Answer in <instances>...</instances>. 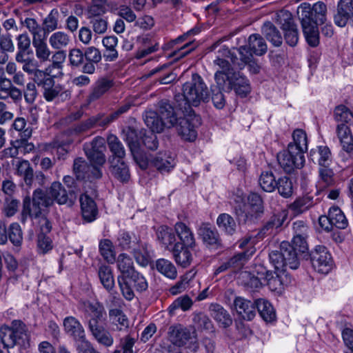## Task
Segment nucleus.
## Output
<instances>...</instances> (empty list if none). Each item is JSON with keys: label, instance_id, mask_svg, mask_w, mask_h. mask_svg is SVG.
Instances as JSON below:
<instances>
[{"label": "nucleus", "instance_id": "6e6d98bb", "mask_svg": "<svg viewBox=\"0 0 353 353\" xmlns=\"http://www.w3.org/2000/svg\"><path fill=\"white\" fill-rule=\"evenodd\" d=\"M282 275L270 270H265V276L263 277L265 283L272 291H281L283 289Z\"/></svg>", "mask_w": 353, "mask_h": 353}, {"label": "nucleus", "instance_id": "f257e3e1", "mask_svg": "<svg viewBox=\"0 0 353 353\" xmlns=\"http://www.w3.org/2000/svg\"><path fill=\"white\" fill-rule=\"evenodd\" d=\"M209 99L208 87L196 73L192 75L190 81L183 85V93L175 95L176 108L182 112H192L191 106H199Z\"/></svg>", "mask_w": 353, "mask_h": 353}, {"label": "nucleus", "instance_id": "13d9d810", "mask_svg": "<svg viewBox=\"0 0 353 353\" xmlns=\"http://www.w3.org/2000/svg\"><path fill=\"white\" fill-rule=\"evenodd\" d=\"M277 181L272 172H263L259 179L261 188L265 192H272L276 189Z\"/></svg>", "mask_w": 353, "mask_h": 353}, {"label": "nucleus", "instance_id": "0e129e2a", "mask_svg": "<svg viewBox=\"0 0 353 353\" xmlns=\"http://www.w3.org/2000/svg\"><path fill=\"white\" fill-rule=\"evenodd\" d=\"M123 139L127 143L130 151L140 147L138 132L132 127H127L123 130Z\"/></svg>", "mask_w": 353, "mask_h": 353}, {"label": "nucleus", "instance_id": "c03bdc74", "mask_svg": "<svg viewBox=\"0 0 353 353\" xmlns=\"http://www.w3.org/2000/svg\"><path fill=\"white\" fill-rule=\"evenodd\" d=\"M98 275L103 286L108 290H112L114 287V280L112 269L106 265H101L98 270Z\"/></svg>", "mask_w": 353, "mask_h": 353}, {"label": "nucleus", "instance_id": "3c124183", "mask_svg": "<svg viewBox=\"0 0 353 353\" xmlns=\"http://www.w3.org/2000/svg\"><path fill=\"white\" fill-rule=\"evenodd\" d=\"M334 174L330 165L319 167V185L320 188H327L334 183Z\"/></svg>", "mask_w": 353, "mask_h": 353}, {"label": "nucleus", "instance_id": "ea45409f", "mask_svg": "<svg viewBox=\"0 0 353 353\" xmlns=\"http://www.w3.org/2000/svg\"><path fill=\"white\" fill-rule=\"evenodd\" d=\"M216 224L219 229L228 235H233L236 231V223L234 218L226 213L219 215Z\"/></svg>", "mask_w": 353, "mask_h": 353}, {"label": "nucleus", "instance_id": "a18cd8bd", "mask_svg": "<svg viewBox=\"0 0 353 353\" xmlns=\"http://www.w3.org/2000/svg\"><path fill=\"white\" fill-rule=\"evenodd\" d=\"M313 205L312 197H299L289 205V209L294 215H298L309 210Z\"/></svg>", "mask_w": 353, "mask_h": 353}, {"label": "nucleus", "instance_id": "2eb2a0df", "mask_svg": "<svg viewBox=\"0 0 353 353\" xmlns=\"http://www.w3.org/2000/svg\"><path fill=\"white\" fill-rule=\"evenodd\" d=\"M334 21L335 24L339 27H345L349 23L353 25V0H340L339 1Z\"/></svg>", "mask_w": 353, "mask_h": 353}, {"label": "nucleus", "instance_id": "0eeeda50", "mask_svg": "<svg viewBox=\"0 0 353 353\" xmlns=\"http://www.w3.org/2000/svg\"><path fill=\"white\" fill-rule=\"evenodd\" d=\"M237 58L230 52L228 47L223 46L218 51V55L214 60V65L219 68L214 74V79L218 85L220 83H223L224 80L235 71L231 63L233 65H236L235 60Z\"/></svg>", "mask_w": 353, "mask_h": 353}, {"label": "nucleus", "instance_id": "58836bf2", "mask_svg": "<svg viewBox=\"0 0 353 353\" xmlns=\"http://www.w3.org/2000/svg\"><path fill=\"white\" fill-rule=\"evenodd\" d=\"M118 39L115 36L105 37L102 40V43L105 48L103 57L106 61H114L118 58V52L116 50Z\"/></svg>", "mask_w": 353, "mask_h": 353}, {"label": "nucleus", "instance_id": "412c9836", "mask_svg": "<svg viewBox=\"0 0 353 353\" xmlns=\"http://www.w3.org/2000/svg\"><path fill=\"white\" fill-rule=\"evenodd\" d=\"M52 197L49 194L48 190L46 191L41 188H37L34 190L32 194V208L34 210V214L39 213L41 215V211L44 208H49L52 205Z\"/></svg>", "mask_w": 353, "mask_h": 353}, {"label": "nucleus", "instance_id": "09e8293b", "mask_svg": "<svg viewBox=\"0 0 353 353\" xmlns=\"http://www.w3.org/2000/svg\"><path fill=\"white\" fill-rule=\"evenodd\" d=\"M334 118L338 124L353 123V113L344 105H339L334 108Z\"/></svg>", "mask_w": 353, "mask_h": 353}, {"label": "nucleus", "instance_id": "473e14b6", "mask_svg": "<svg viewBox=\"0 0 353 353\" xmlns=\"http://www.w3.org/2000/svg\"><path fill=\"white\" fill-rule=\"evenodd\" d=\"M88 330L99 344L105 347H110L113 344V337L103 324L88 327Z\"/></svg>", "mask_w": 353, "mask_h": 353}, {"label": "nucleus", "instance_id": "e433bc0d", "mask_svg": "<svg viewBox=\"0 0 353 353\" xmlns=\"http://www.w3.org/2000/svg\"><path fill=\"white\" fill-rule=\"evenodd\" d=\"M256 311L266 322H272L276 319V314L272 304L265 299L255 300Z\"/></svg>", "mask_w": 353, "mask_h": 353}, {"label": "nucleus", "instance_id": "393cba45", "mask_svg": "<svg viewBox=\"0 0 353 353\" xmlns=\"http://www.w3.org/2000/svg\"><path fill=\"white\" fill-rule=\"evenodd\" d=\"M113 81L110 79L105 77L99 79L95 82L90 93L88 96V102L90 103L100 99L113 86Z\"/></svg>", "mask_w": 353, "mask_h": 353}, {"label": "nucleus", "instance_id": "603ef678", "mask_svg": "<svg viewBox=\"0 0 353 353\" xmlns=\"http://www.w3.org/2000/svg\"><path fill=\"white\" fill-rule=\"evenodd\" d=\"M117 263V268L121 272V274L118 276H125L126 274L135 271L132 259L125 253L120 254L118 256Z\"/></svg>", "mask_w": 353, "mask_h": 353}, {"label": "nucleus", "instance_id": "2f4dec72", "mask_svg": "<svg viewBox=\"0 0 353 353\" xmlns=\"http://www.w3.org/2000/svg\"><path fill=\"white\" fill-rule=\"evenodd\" d=\"M209 310L212 316L223 327H228L232 323V319L226 310L217 303H212Z\"/></svg>", "mask_w": 353, "mask_h": 353}, {"label": "nucleus", "instance_id": "4be33fe9", "mask_svg": "<svg viewBox=\"0 0 353 353\" xmlns=\"http://www.w3.org/2000/svg\"><path fill=\"white\" fill-rule=\"evenodd\" d=\"M190 247L181 243H175L170 251L176 263L183 268L189 266L192 261V255L190 251Z\"/></svg>", "mask_w": 353, "mask_h": 353}, {"label": "nucleus", "instance_id": "4c0bfd02", "mask_svg": "<svg viewBox=\"0 0 353 353\" xmlns=\"http://www.w3.org/2000/svg\"><path fill=\"white\" fill-rule=\"evenodd\" d=\"M16 174L21 176L28 186H31L34 181V171L27 160L18 161L16 164Z\"/></svg>", "mask_w": 353, "mask_h": 353}, {"label": "nucleus", "instance_id": "338daca9", "mask_svg": "<svg viewBox=\"0 0 353 353\" xmlns=\"http://www.w3.org/2000/svg\"><path fill=\"white\" fill-rule=\"evenodd\" d=\"M279 193L284 198H289L293 193L292 181L288 176H283L278 179L276 186Z\"/></svg>", "mask_w": 353, "mask_h": 353}, {"label": "nucleus", "instance_id": "423d86ee", "mask_svg": "<svg viewBox=\"0 0 353 353\" xmlns=\"http://www.w3.org/2000/svg\"><path fill=\"white\" fill-rule=\"evenodd\" d=\"M327 6L322 1L311 6L308 3H301L297 9V14L301 23L314 25L323 24L326 20Z\"/></svg>", "mask_w": 353, "mask_h": 353}, {"label": "nucleus", "instance_id": "f03ea898", "mask_svg": "<svg viewBox=\"0 0 353 353\" xmlns=\"http://www.w3.org/2000/svg\"><path fill=\"white\" fill-rule=\"evenodd\" d=\"M50 72L49 68H46L41 70L34 77H32L34 84L41 89L45 100L52 102L56 99H60L62 101L70 99V90L65 89L61 84L56 83L55 77Z\"/></svg>", "mask_w": 353, "mask_h": 353}, {"label": "nucleus", "instance_id": "4d7b16f0", "mask_svg": "<svg viewBox=\"0 0 353 353\" xmlns=\"http://www.w3.org/2000/svg\"><path fill=\"white\" fill-rule=\"evenodd\" d=\"M99 248L100 254L107 262L113 263L115 261V252L110 240L107 239L101 240Z\"/></svg>", "mask_w": 353, "mask_h": 353}, {"label": "nucleus", "instance_id": "9d476101", "mask_svg": "<svg viewBox=\"0 0 353 353\" xmlns=\"http://www.w3.org/2000/svg\"><path fill=\"white\" fill-rule=\"evenodd\" d=\"M26 325L21 321L14 320L11 326L3 325L0 328V342L3 348H10L16 345L18 341L26 335Z\"/></svg>", "mask_w": 353, "mask_h": 353}, {"label": "nucleus", "instance_id": "aec40b11", "mask_svg": "<svg viewBox=\"0 0 353 353\" xmlns=\"http://www.w3.org/2000/svg\"><path fill=\"white\" fill-rule=\"evenodd\" d=\"M79 201L83 220L88 223L94 221L98 214V208L94 199L87 194H83Z\"/></svg>", "mask_w": 353, "mask_h": 353}, {"label": "nucleus", "instance_id": "5701e85b", "mask_svg": "<svg viewBox=\"0 0 353 353\" xmlns=\"http://www.w3.org/2000/svg\"><path fill=\"white\" fill-rule=\"evenodd\" d=\"M174 231L179 239L177 243L184 244V245L190 247L193 249L196 246V239L194 234L191 228L185 223L178 221L174 225Z\"/></svg>", "mask_w": 353, "mask_h": 353}, {"label": "nucleus", "instance_id": "9b49d317", "mask_svg": "<svg viewBox=\"0 0 353 353\" xmlns=\"http://www.w3.org/2000/svg\"><path fill=\"white\" fill-rule=\"evenodd\" d=\"M184 117L178 119L176 126L179 134L185 140L194 141L197 136L196 128L201 125V117L194 112H183Z\"/></svg>", "mask_w": 353, "mask_h": 353}, {"label": "nucleus", "instance_id": "f3484780", "mask_svg": "<svg viewBox=\"0 0 353 353\" xmlns=\"http://www.w3.org/2000/svg\"><path fill=\"white\" fill-rule=\"evenodd\" d=\"M234 307L237 314L244 320L251 321L256 315L255 301L236 296L234 300Z\"/></svg>", "mask_w": 353, "mask_h": 353}, {"label": "nucleus", "instance_id": "37998d69", "mask_svg": "<svg viewBox=\"0 0 353 353\" xmlns=\"http://www.w3.org/2000/svg\"><path fill=\"white\" fill-rule=\"evenodd\" d=\"M109 317L119 331H125L129 326V321L122 310L115 308L109 311Z\"/></svg>", "mask_w": 353, "mask_h": 353}, {"label": "nucleus", "instance_id": "69168bd1", "mask_svg": "<svg viewBox=\"0 0 353 353\" xmlns=\"http://www.w3.org/2000/svg\"><path fill=\"white\" fill-rule=\"evenodd\" d=\"M350 124H338L336 128V133L340 142L343 144V147L347 150L351 146L352 141V136L349 128Z\"/></svg>", "mask_w": 353, "mask_h": 353}, {"label": "nucleus", "instance_id": "bb28decb", "mask_svg": "<svg viewBox=\"0 0 353 353\" xmlns=\"http://www.w3.org/2000/svg\"><path fill=\"white\" fill-rule=\"evenodd\" d=\"M248 53H252L257 55L262 56L265 54L268 50V46L263 38L259 34H251L248 40V45L245 46Z\"/></svg>", "mask_w": 353, "mask_h": 353}, {"label": "nucleus", "instance_id": "a19ab883", "mask_svg": "<svg viewBox=\"0 0 353 353\" xmlns=\"http://www.w3.org/2000/svg\"><path fill=\"white\" fill-rule=\"evenodd\" d=\"M303 32L307 43L312 47H316L319 43V25L301 23Z\"/></svg>", "mask_w": 353, "mask_h": 353}, {"label": "nucleus", "instance_id": "c9c22d12", "mask_svg": "<svg viewBox=\"0 0 353 353\" xmlns=\"http://www.w3.org/2000/svg\"><path fill=\"white\" fill-rule=\"evenodd\" d=\"M48 37L42 35L41 37L32 40V45L35 49L36 57L41 62H46L50 61L51 51L46 43Z\"/></svg>", "mask_w": 353, "mask_h": 353}, {"label": "nucleus", "instance_id": "72a5a7b5", "mask_svg": "<svg viewBox=\"0 0 353 353\" xmlns=\"http://www.w3.org/2000/svg\"><path fill=\"white\" fill-rule=\"evenodd\" d=\"M144 121L152 132L161 133L167 128V125L158 113L152 110L145 112Z\"/></svg>", "mask_w": 353, "mask_h": 353}, {"label": "nucleus", "instance_id": "c85d7f7f", "mask_svg": "<svg viewBox=\"0 0 353 353\" xmlns=\"http://www.w3.org/2000/svg\"><path fill=\"white\" fill-rule=\"evenodd\" d=\"M194 332L181 326H171L169 329V336L173 343L179 347L183 346L192 339Z\"/></svg>", "mask_w": 353, "mask_h": 353}, {"label": "nucleus", "instance_id": "f8f14e48", "mask_svg": "<svg viewBox=\"0 0 353 353\" xmlns=\"http://www.w3.org/2000/svg\"><path fill=\"white\" fill-rule=\"evenodd\" d=\"M311 261L314 268L322 274H327L332 267L331 255L323 245H318L312 251Z\"/></svg>", "mask_w": 353, "mask_h": 353}, {"label": "nucleus", "instance_id": "4468645a", "mask_svg": "<svg viewBox=\"0 0 353 353\" xmlns=\"http://www.w3.org/2000/svg\"><path fill=\"white\" fill-rule=\"evenodd\" d=\"M83 312L88 319V327L103 324L106 312L104 307L99 302H83Z\"/></svg>", "mask_w": 353, "mask_h": 353}, {"label": "nucleus", "instance_id": "5fc2aeb1", "mask_svg": "<svg viewBox=\"0 0 353 353\" xmlns=\"http://www.w3.org/2000/svg\"><path fill=\"white\" fill-rule=\"evenodd\" d=\"M132 250L133 256L139 265L145 267L150 263V255L146 244L140 243Z\"/></svg>", "mask_w": 353, "mask_h": 353}, {"label": "nucleus", "instance_id": "ddd939ff", "mask_svg": "<svg viewBox=\"0 0 353 353\" xmlns=\"http://www.w3.org/2000/svg\"><path fill=\"white\" fill-rule=\"evenodd\" d=\"M198 235L203 244L210 249L222 248V241L217 230L210 223H202L198 228Z\"/></svg>", "mask_w": 353, "mask_h": 353}, {"label": "nucleus", "instance_id": "79ce46f5", "mask_svg": "<svg viewBox=\"0 0 353 353\" xmlns=\"http://www.w3.org/2000/svg\"><path fill=\"white\" fill-rule=\"evenodd\" d=\"M107 141L112 156L118 160H123L125 157V150L119 138L114 134H110L108 137Z\"/></svg>", "mask_w": 353, "mask_h": 353}, {"label": "nucleus", "instance_id": "680f3d73", "mask_svg": "<svg viewBox=\"0 0 353 353\" xmlns=\"http://www.w3.org/2000/svg\"><path fill=\"white\" fill-rule=\"evenodd\" d=\"M21 24L23 25L32 34V40L42 37L43 27L34 18L27 17L23 21H21Z\"/></svg>", "mask_w": 353, "mask_h": 353}, {"label": "nucleus", "instance_id": "e2e57ef3", "mask_svg": "<svg viewBox=\"0 0 353 353\" xmlns=\"http://www.w3.org/2000/svg\"><path fill=\"white\" fill-rule=\"evenodd\" d=\"M293 142L288 145H292L303 153L307 150V139L305 132L301 129H296L292 134Z\"/></svg>", "mask_w": 353, "mask_h": 353}, {"label": "nucleus", "instance_id": "6e6552de", "mask_svg": "<svg viewBox=\"0 0 353 353\" xmlns=\"http://www.w3.org/2000/svg\"><path fill=\"white\" fill-rule=\"evenodd\" d=\"M277 160L285 172L291 173L295 169H301L305 164L304 153L292 145L277 154Z\"/></svg>", "mask_w": 353, "mask_h": 353}, {"label": "nucleus", "instance_id": "1a4fd4ad", "mask_svg": "<svg viewBox=\"0 0 353 353\" xmlns=\"http://www.w3.org/2000/svg\"><path fill=\"white\" fill-rule=\"evenodd\" d=\"M223 91L230 92L232 90L241 97H246L251 91L249 80L239 72L234 71L218 85Z\"/></svg>", "mask_w": 353, "mask_h": 353}, {"label": "nucleus", "instance_id": "7c9ffc66", "mask_svg": "<svg viewBox=\"0 0 353 353\" xmlns=\"http://www.w3.org/2000/svg\"><path fill=\"white\" fill-rule=\"evenodd\" d=\"M48 192L52 197V203L57 202L59 205L66 204L70 200L71 193H68L63 185L59 181L53 182L48 188Z\"/></svg>", "mask_w": 353, "mask_h": 353}, {"label": "nucleus", "instance_id": "de8ad7c7", "mask_svg": "<svg viewBox=\"0 0 353 353\" xmlns=\"http://www.w3.org/2000/svg\"><path fill=\"white\" fill-rule=\"evenodd\" d=\"M316 156V161L320 166L330 165L332 164V158L330 148L325 145L319 146L316 151L311 150L310 157Z\"/></svg>", "mask_w": 353, "mask_h": 353}, {"label": "nucleus", "instance_id": "20e7f679", "mask_svg": "<svg viewBox=\"0 0 353 353\" xmlns=\"http://www.w3.org/2000/svg\"><path fill=\"white\" fill-rule=\"evenodd\" d=\"M117 281L123 296L128 301L134 297V290L142 292L148 287L145 278L136 270L125 276H118Z\"/></svg>", "mask_w": 353, "mask_h": 353}, {"label": "nucleus", "instance_id": "864d4df0", "mask_svg": "<svg viewBox=\"0 0 353 353\" xmlns=\"http://www.w3.org/2000/svg\"><path fill=\"white\" fill-rule=\"evenodd\" d=\"M157 270L170 279H174L176 278L177 272L174 264L165 259H158L156 262Z\"/></svg>", "mask_w": 353, "mask_h": 353}, {"label": "nucleus", "instance_id": "6ab92c4d", "mask_svg": "<svg viewBox=\"0 0 353 353\" xmlns=\"http://www.w3.org/2000/svg\"><path fill=\"white\" fill-rule=\"evenodd\" d=\"M84 58L85 65L82 68V73L93 74L97 65L102 59L101 51L94 46L88 47L84 50Z\"/></svg>", "mask_w": 353, "mask_h": 353}, {"label": "nucleus", "instance_id": "dca6fc26", "mask_svg": "<svg viewBox=\"0 0 353 353\" xmlns=\"http://www.w3.org/2000/svg\"><path fill=\"white\" fill-rule=\"evenodd\" d=\"M63 324L65 333L75 342L81 343L87 339L83 326L75 317H65Z\"/></svg>", "mask_w": 353, "mask_h": 353}, {"label": "nucleus", "instance_id": "39448f33", "mask_svg": "<svg viewBox=\"0 0 353 353\" xmlns=\"http://www.w3.org/2000/svg\"><path fill=\"white\" fill-rule=\"evenodd\" d=\"M235 212L240 221H253L261 216L264 212L263 202L260 195L251 193L248 196L247 203L235 208Z\"/></svg>", "mask_w": 353, "mask_h": 353}, {"label": "nucleus", "instance_id": "a878e982", "mask_svg": "<svg viewBox=\"0 0 353 353\" xmlns=\"http://www.w3.org/2000/svg\"><path fill=\"white\" fill-rule=\"evenodd\" d=\"M141 243L140 238L133 232L120 230L117 236L116 245L123 250L133 249Z\"/></svg>", "mask_w": 353, "mask_h": 353}, {"label": "nucleus", "instance_id": "a211bd4d", "mask_svg": "<svg viewBox=\"0 0 353 353\" xmlns=\"http://www.w3.org/2000/svg\"><path fill=\"white\" fill-rule=\"evenodd\" d=\"M150 163L161 173L169 172L176 165L175 157L169 152H161L151 159Z\"/></svg>", "mask_w": 353, "mask_h": 353}, {"label": "nucleus", "instance_id": "c756f323", "mask_svg": "<svg viewBox=\"0 0 353 353\" xmlns=\"http://www.w3.org/2000/svg\"><path fill=\"white\" fill-rule=\"evenodd\" d=\"M262 34L274 47H280L283 37L277 28L270 21H266L261 28Z\"/></svg>", "mask_w": 353, "mask_h": 353}, {"label": "nucleus", "instance_id": "f704fd0d", "mask_svg": "<svg viewBox=\"0 0 353 353\" xmlns=\"http://www.w3.org/2000/svg\"><path fill=\"white\" fill-rule=\"evenodd\" d=\"M59 17L60 13L57 8L51 10L42 21V27L43 29V35L48 37L50 32H52L59 28Z\"/></svg>", "mask_w": 353, "mask_h": 353}, {"label": "nucleus", "instance_id": "052dcab7", "mask_svg": "<svg viewBox=\"0 0 353 353\" xmlns=\"http://www.w3.org/2000/svg\"><path fill=\"white\" fill-rule=\"evenodd\" d=\"M255 249L253 246L248 250L238 253L228 260L232 268L239 269L248 260V259L254 253Z\"/></svg>", "mask_w": 353, "mask_h": 353}, {"label": "nucleus", "instance_id": "774afa93", "mask_svg": "<svg viewBox=\"0 0 353 353\" xmlns=\"http://www.w3.org/2000/svg\"><path fill=\"white\" fill-rule=\"evenodd\" d=\"M193 301L188 295L178 297L169 307V312L174 314L176 309L181 308L183 311H187L192 306Z\"/></svg>", "mask_w": 353, "mask_h": 353}, {"label": "nucleus", "instance_id": "49530a36", "mask_svg": "<svg viewBox=\"0 0 353 353\" xmlns=\"http://www.w3.org/2000/svg\"><path fill=\"white\" fill-rule=\"evenodd\" d=\"M329 219L331 224L338 229H345L348 225L347 220L341 210L333 206L329 210Z\"/></svg>", "mask_w": 353, "mask_h": 353}, {"label": "nucleus", "instance_id": "8fccbe9b", "mask_svg": "<svg viewBox=\"0 0 353 353\" xmlns=\"http://www.w3.org/2000/svg\"><path fill=\"white\" fill-rule=\"evenodd\" d=\"M70 42L69 35L63 32L57 31L52 33L49 38L50 46L55 50H61L66 48Z\"/></svg>", "mask_w": 353, "mask_h": 353}, {"label": "nucleus", "instance_id": "b1692460", "mask_svg": "<svg viewBox=\"0 0 353 353\" xmlns=\"http://www.w3.org/2000/svg\"><path fill=\"white\" fill-rule=\"evenodd\" d=\"M157 112L165 122L167 128H170L176 124L178 118L174 108L168 100H161L159 102L158 112Z\"/></svg>", "mask_w": 353, "mask_h": 353}, {"label": "nucleus", "instance_id": "7ed1b4c3", "mask_svg": "<svg viewBox=\"0 0 353 353\" xmlns=\"http://www.w3.org/2000/svg\"><path fill=\"white\" fill-rule=\"evenodd\" d=\"M269 259L275 270L283 272V274L287 268L296 270L300 265L296 248L288 241H283L279 250L272 251Z\"/></svg>", "mask_w": 353, "mask_h": 353}, {"label": "nucleus", "instance_id": "bf43d9fd", "mask_svg": "<svg viewBox=\"0 0 353 353\" xmlns=\"http://www.w3.org/2000/svg\"><path fill=\"white\" fill-rule=\"evenodd\" d=\"M88 164L83 158H77L74 161L73 171L78 180H87L89 177Z\"/></svg>", "mask_w": 353, "mask_h": 353}, {"label": "nucleus", "instance_id": "cd10ccee", "mask_svg": "<svg viewBox=\"0 0 353 353\" xmlns=\"http://www.w3.org/2000/svg\"><path fill=\"white\" fill-rule=\"evenodd\" d=\"M157 238L161 247L169 251L172 250V248L176 243L172 229L166 225H161L158 228Z\"/></svg>", "mask_w": 353, "mask_h": 353}]
</instances>
